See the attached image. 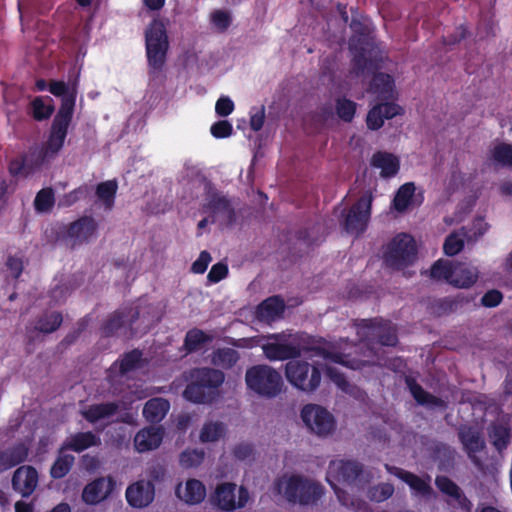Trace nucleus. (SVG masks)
<instances>
[{
  "instance_id": "f257e3e1",
  "label": "nucleus",
  "mask_w": 512,
  "mask_h": 512,
  "mask_svg": "<svg viewBox=\"0 0 512 512\" xmlns=\"http://www.w3.org/2000/svg\"><path fill=\"white\" fill-rule=\"evenodd\" d=\"M265 357L270 361H283L299 357L303 352L320 356L325 361L359 369L360 361L348 360L350 354L342 353L341 347L332 345L301 332L283 331L269 334L259 340Z\"/></svg>"
},
{
  "instance_id": "f03ea898",
  "label": "nucleus",
  "mask_w": 512,
  "mask_h": 512,
  "mask_svg": "<svg viewBox=\"0 0 512 512\" xmlns=\"http://www.w3.org/2000/svg\"><path fill=\"white\" fill-rule=\"evenodd\" d=\"M360 473L361 467L355 461L333 460L328 467L327 481L344 506L351 507L356 512H372L365 501L352 495L355 492V482Z\"/></svg>"
},
{
  "instance_id": "7ed1b4c3",
  "label": "nucleus",
  "mask_w": 512,
  "mask_h": 512,
  "mask_svg": "<svg viewBox=\"0 0 512 512\" xmlns=\"http://www.w3.org/2000/svg\"><path fill=\"white\" fill-rule=\"evenodd\" d=\"M224 374L212 368H199L191 372V383L183 392L184 397L195 403L214 399L216 390L224 382Z\"/></svg>"
},
{
  "instance_id": "20e7f679",
  "label": "nucleus",
  "mask_w": 512,
  "mask_h": 512,
  "mask_svg": "<svg viewBox=\"0 0 512 512\" xmlns=\"http://www.w3.org/2000/svg\"><path fill=\"white\" fill-rule=\"evenodd\" d=\"M275 486L288 501L303 505L315 503L323 493L318 483L300 475H284Z\"/></svg>"
},
{
  "instance_id": "39448f33",
  "label": "nucleus",
  "mask_w": 512,
  "mask_h": 512,
  "mask_svg": "<svg viewBox=\"0 0 512 512\" xmlns=\"http://www.w3.org/2000/svg\"><path fill=\"white\" fill-rule=\"evenodd\" d=\"M70 102L65 104L62 111H58L53 125L50 137L46 144L32 150V158L35 157V165L41 166L49 163L61 150L67 134V128L70 123L69 110Z\"/></svg>"
},
{
  "instance_id": "423d86ee",
  "label": "nucleus",
  "mask_w": 512,
  "mask_h": 512,
  "mask_svg": "<svg viewBox=\"0 0 512 512\" xmlns=\"http://www.w3.org/2000/svg\"><path fill=\"white\" fill-rule=\"evenodd\" d=\"M167 19L155 18L145 30V44L148 64L155 70H160L166 60L169 48L166 26Z\"/></svg>"
},
{
  "instance_id": "0eeeda50",
  "label": "nucleus",
  "mask_w": 512,
  "mask_h": 512,
  "mask_svg": "<svg viewBox=\"0 0 512 512\" xmlns=\"http://www.w3.org/2000/svg\"><path fill=\"white\" fill-rule=\"evenodd\" d=\"M478 268L467 263H452L447 260L437 261L431 268V277L445 280L458 288H469L478 279Z\"/></svg>"
},
{
  "instance_id": "6e6552de",
  "label": "nucleus",
  "mask_w": 512,
  "mask_h": 512,
  "mask_svg": "<svg viewBox=\"0 0 512 512\" xmlns=\"http://www.w3.org/2000/svg\"><path fill=\"white\" fill-rule=\"evenodd\" d=\"M247 387L256 394L273 398L281 392L282 377L278 371L268 365H255L245 374Z\"/></svg>"
},
{
  "instance_id": "1a4fd4ad",
  "label": "nucleus",
  "mask_w": 512,
  "mask_h": 512,
  "mask_svg": "<svg viewBox=\"0 0 512 512\" xmlns=\"http://www.w3.org/2000/svg\"><path fill=\"white\" fill-rule=\"evenodd\" d=\"M287 381L303 392L315 391L321 382V373L318 363H309L304 360H290L285 365Z\"/></svg>"
},
{
  "instance_id": "9d476101",
  "label": "nucleus",
  "mask_w": 512,
  "mask_h": 512,
  "mask_svg": "<svg viewBox=\"0 0 512 512\" xmlns=\"http://www.w3.org/2000/svg\"><path fill=\"white\" fill-rule=\"evenodd\" d=\"M305 427L318 437H328L336 430V419L325 407L307 404L300 412Z\"/></svg>"
},
{
  "instance_id": "9b49d317",
  "label": "nucleus",
  "mask_w": 512,
  "mask_h": 512,
  "mask_svg": "<svg viewBox=\"0 0 512 512\" xmlns=\"http://www.w3.org/2000/svg\"><path fill=\"white\" fill-rule=\"evenodd\" d=\"M416 258L414 239L408 234H399L389 243L385 262L394 269H402L410 265Z\"/></svg>"
},
{
  "instance_id": "f8f14e48",
  "label": "nucleus",
  "mask_w": 512,
  "mask_h": 512,
  "mask_svg": "<svg viewBox=\"0 0 512 512\" xmlns=\"http://www.w3.org/2000/svg\"><path fill=\"white\" fill-rule=\"evenodd\" d=\"M373 197L365 193L347 213L342 212V226L351 235L359 236L368 225Z\"/></svg>"
},
{
  "instance_id": "ddd939ff",
  "label": "nucleus",
  "mask_w": 512,
  "mask_h": 512,
  "mask_svg": "<svg viewBox=\"0 0 512 512\" xmlns=\"http://www.w3.org/2000/svg\"><path fill=\"white\" fill-rule=\"evenodd\" d=\"M249 498V492L245 487L237 488V485L231 482L218 484L211 496L212 502L224 511H234L245 507Z\"/></svg>"
},
{
  "instance_id": "4468645a",
  "label": "nucleus",
  "mask_w": 512,
  "mask_h": 512,
  "mask_svg": "<svg viewBox=\"0 0 512 512\" xmlns=\"http://www.w3.org/2000/svg\"><path fill=\"white\" fill-rule=\"evenodd\" d=\"M357 335L361 341H367L368 345L378 339L382 345L394 346L397 343V336L394 327L386 321H363L358 327Z\"/></svg>"
},
{
  "instance_id": "2eb2a0df",
  "label": "nucleus",
  "mask_w": 512,
  "mask_h": 512,
  "mask_svg": "<svg viewBox=\"0 0 512 512\" xmlns=\"http://www.w3.org/2000/svg\"><path fill=\"white\" fill-rule=\"evenodd\" d=\"M97 221L91 216H83L67 227L65 241L71 247L89 243L96 237Z\"/></svg>"
},
{
  "instance_id": "dca6fc26",
  "label": "nucleus",
  "mask_w": 512,
  "mask_h": 512,
  "mask_svg": "<svg viewBox=\"0 0 512 512\" xmlns=\"http://www.w3.org/2000/svg\"><path fill=\"white\" fill-rule=\"evenodd\" d=\"M437 488L446 496V502L462 512H471L472 503L462 489L446 476H438L435 480Z\"/></svg>"
},
{
  "instance_id": "f3484780",
  "label": "nucleus",
  "mask_w": 512,
  "mask_h": 512,
  "mask_svg": "<svg viewBox=\"0 0 512 512\" xmlns=\"http://www.w3.org/2000/svg\"><path fill=\"white\" fill-rule=\"evenodd\" d=\"M206 208L212 217V222L231 225L236 220L234 206L224 195L218 193L212 194Z\"/></svg>"
},
{
  "instance_id": "a211bd4d",
  "label": "nucleus",
  "mask_w": 512,
  "mask_h": 512,
  "mask_svg": "<svg viewBox=\"0 0 512 512\" xmlns=\"http://www.w3.org/2000/svg\"><path fill=\"white\" fill-rule=\"evenodd\" d=\"M125 494L130 506L144 508L154 500L155 487L151 481L139 480L129 485Z\"/></svg>"
},
{
  "instance_id": "6ab92c4d",
  "label": "nucleus",
  "mask_w": 512,
  "mask_h": 512,
  "mask_svg": "<svg viewBox=\"0 0 512 512\" xmlns=\"http://www.w3.org/2000/svg\"><path fill=\"white\" fill-rule=\"evenodd\" d=\"M388 473L395 475L405 483L409 485L411 490L415 492L416 495L431 498L434 496V491L430 485L431 478L427 476L426 479L420 478L417 475L405 471L401 468L385 465Z\"/></svg>"
},
{
  "instance_id": "aec40b11",
  "label": "nucleus",
  "mask_w": 512,
  "mask_h": 512,
  "mask_svg": "<svg viewBox=\"0 0 512 512\" xmlns=\"http://www.w3.org/2000/svg\"><path fill=\"white\" fill-rule=\"evenodd\" d=\"M115 482L112 477H100L87 484L82 492L85 503L95 505L105 500L113 491Z\"/></svg>"
},
{
  "instance_id": "412c9836",
  "label": "nucleus",
  "mask_w": 512,
  "mask_h": 512,
  "mask_svg": "<svg viewBox=\"0 0 512 512\" xmlns=\"http://www.w3.org/2000/svg\"><path fill=\"white\" fill-rule=\"evenodd\" d=\"M38 485V472L29 465L20 466L13 474L12 486L23 497L30 496Z\"/></svg>"
},
{
  "instance_id": "4be33fe9",
  "label": "nucleus",
  "mask_w": 512,
  "mask_h": 512,
  "mask_svg": "<svg viewBox=\"0 0 512 512\" xmlns=\"http://www.w3.org/2000/svg\"><path fill=\"white\" fill-rule=\"evenodd\" d=\"M176 496L186 504L195 505L205 499L206 488L200 480L188 479L177 485Z\"/></svg>"
},
{
  "instance_id": "5701e85b",
  "label": "nucleus",
  "mask_w": 512,
  "mask_h": 512,
  "mask_svg": "<svg viewBox=\"0 0 512 512\" xmlns=\"http://www.w3.org/2000/svg\"><path fill=\"white\" fill-rule=\"evenodd\" d=\"M164 431L160 427H148L140 430L134 437L136 451L143 453L154 450L160 446Z\"/></svg>"
},
{
  "instance_id": "b1692460",
  "label": "nucleus",
  "mask_w": 512,
  "mask_h": 512,
  "mask_svg": "<svg viewBox=\"0 0 512 512\" xmlns=\"http://www.w3.org/2000/svg\"><path fill=\"white\" fill-rule=\"evenodd\" d=\"M401 107L394 103H383L374 106L367 115V126L372 130L382 127L385 119H391L401 113Z\"/></svg>"
},
{
  "instance_id": "393cba45",
  "label": "nucleus",
  "mask_w": 512,
  "mask_h": 512,
  "mask_svg": "<svg viewBox=\"0 0 512 512\" xmlns=\"http://www.w3.org/2000/svg\"><path fill=\"white\" fill-rule=\"evenodd\" d=\"M370 165L374 169L380 171V176L383 178H391L395 176L400 168L399 159L388 152L379 151L373 154Z\"/></svg>"
},
{
  "instance_id": "a878e982",
  "label": "nucleus",
  "mask_w": 512,
  "mask_h": 512,
  "mask_svg": "<svg viewBox=\"0 0 512 512\" xmlns=\"http://www.w3.org/2000/svg\"><path fill=\"white\" fill-rule=\"evenodd\" d=\"M284 302L277 296L264 300L257 309V318L260 321L271 323L281 318L284 312Z\"/></svg>"
},
{
  "instance_id": "bb28decb",
  "label": "nucleus",
  "mask_w": 512,
  "mask_h": 512,
  "mask_svg": "<svg viewBox=\"0 0 512 512\" xmlns=\"http://www.w3.org/2000/svg\"><path fill=\"white\" fill-rule=\"evenodd\" d=\"M119 409L116 403H101L89 406L81 411L82 416L92 424L102 423L111 418Z\"/></svg>"
},
{
  "instance_id": "cd10ccee",
  "label": "nucleus",
  "mask_w": 512,
  "mask_h": 512,
  "mask_svg": "<svg viewBox=\"0 0 512 512\" xmlns=\"http://www.w3.org/2000/svg\"><path fill=\"white\" fill-rule=\"evenodd\" d=\"M76 85V80L71 84H66L62 81H53L50 83L49 87V90L53 95L62 97V104L59 111H62L65 104H68L70 102L71 107L69 110V119H71L74 110L77 95Z\"/></svg>"
},
{
  "instance_id": "c85d7f7f",
  "label": "nucleus",
  "mask_w": 512,
  "mask_h": 512,
  "mask_svg": "<svg viewBox=\"0 0 512 512\" xmlns=\"http://www.w3.org/2000/svg\"><path fill=\"white\" fill-rule=\"evenodd\" d=\"M100 444V437L95 435L94 433L79 432L68 437L62 449H70L75 452H81L90 447L98 446Z\"/></svg>"
},
{
  "instance_id": "c756f323",
  "label": "nucleus",
  "mask_w": 512,
  "mask_h": 512,
  "mask_svg": "<svg viewBox=\"0 0 512 512\" xmlns=\"http://www.w3.org/2000/svg\"><path fill=\"white\" fill-rule=\"evenodd\" d=\"M28 447L25 444H18L0 452V471L7 470L26 460Z\"/></svg>"
},
{
  "instance_id": "7c9ffc66",
  "label": "nucleus",
  "mask_w": 512,
  "mask_h": 512,
  "mask_svg": "<svg viewBox=\"0 0 512 512\" xmlns=\"http://www.w3.org/2000/svg\"><path fill=\"white\" fill-rule=\"evenodd\" d=\"M170 409L169 402L164 398H152L143 408V416L151 423L160 422Z\"/></svg>"
},
{
  "instance_id": "2f4dec72",
  "label": "nucleus",
  "mask_w": 512,
  "mask_h": 512,
  "mask_svg": "<svg viewBox=\"0 0 512 512\" xmlns=\"http://www.w3.org/2000/svg\"><path fill=\"white\" fill-rule=\"evenodd\" d=\"M472 241V236L466 230V228H461L453 233H451L444 242V252L449 256L456 255L459 253L463 247L465 242Z\"/></svg>"
},
{
  "instance_id": "473e14b6",
  "label": "nucleus",
  "mask_w": 512,
  "mask_h": 512,
  "mask_svg": "<svg viewBox=\"0 0 512 512\" xmlns=\"http://www.w3.org/2000/svg\"><path fill=\"white\" fill-rule=\"evenodd\" d=\"M393 80L390 75L384 73L375 74L370 90L380 99L386 100L393 97Z\"/></svg>"
},
{
  "instance_id": "72a5a7b5",
  "label": "nucleus",
  "mask_w": 512,
  "mask_h": 512,
  "mask_svg": "<svg viewBox=\"0 0 512 512\" xmlns=\"http://www.w3.org/2000/svg\"><path fill=\"white\" fill-rule=\"evenodd\" d=\"M492 444L498 451L506 449L511 438L510 429L501 422L494 423L489 431Z\"/></svg>"
},
{
  "instance_id": "f704fd0d",
  "label": "nucleus",
  "mask_w": 512,
  "mask_h": 512,
  "mask_svg": "<svg viewBox=\"0 0 512 512\" xmlns=\"http://www.w3.org/2000/svg\"><path fill=\"white\" fill-rule=\"evenodd\" d=\"M406 384L411 394L419 404L427 405L430 407H437L443 405V402L440 399L425 392L423 388L420 385H418L412 378H406Z\"/></svg>"
},
{
  "instance_id": "c9c22d12",
  "label": "nucleus",
  "mask_w": 512,
  "mask_h": 512,
  "mask_svg": "<svg viewBox=\"0 0 512 512\" xmlns=\"http://www.w3.org/2000/svg\"><path fill=\"white\" fill-rule=\"evenodd\" d=\"M459 436L469 455L484 448V440L477 431L471 428L461 429Z\"/></svg>"
},
{
  "instance_id": "e433bc0d",
  "label": "nucleus",
  "mask_w": 512,
  "mask_h": 512,
  "mask_svg": "<svg viewBox=\"0 0 512 512\" xmlns=\"http://www.w3.org/2000/svg\"><path fill=\"white\" fill-rule=\"evenodd\" d=\"M117 188L115 181H105L97 186L96 195L106 210L112 209Z\"/></svg>"
},
{
  "instance_id": "4c0bfd02",
  "label": "nucleus",
  "mask_w": 512,
  "mask_h": 512,
  "mask_svg": "<svg viewBox=\"0 0 512 512\" xmlns=\"http://www.w3.org/2000/svg\"><path fill=\"white\" fill-rule=\"evenodd\" d=\"M225 434V426L219 421H208L206 422L199 435V439L202 443L216 442Z\"/></svg>"
},
{
  "instance_id": "58836bf2",
  "label": "nucleus",
  "mask_w": 512,
  "mask_h": 512,
  "mask_svg": "<svg viewBox=\"0 0 512 512\" xmlns=\"http://www.w3.org/2000/svg\"><path fill=\"white\" fill-rule=\"evenodd\" d=\"M239 359L238 352L230 347L219 348L212 355V363L216 366L229 368L233 366Z\"/></svg>"
},
{
  "instance_id": "ea45409f",
  "label": "nucleus",
  "mask_w": 512,
  "mask_h": 512,
  "mask_svg": "<svg viewBox=\"0 0 512 512\" xmlns=\"http://www.w3.org/2000/svg\"><path fill=\"white\" fill-rule=\"evenodd\" d=\"M414 192H415V186L413 183L408 182V183H405L404 185H402L398 189V191L394 197V200H393L394 209L397 210L398 212L405 211L411 202V198L414 195Z\"/></svg>"
},
{
  "instance_id": "a19ab883",
  "label": "nucleus",
  "mask_w": 512,
  "mask_h": 512,
  "mask_svg": "<svg viewBox=\"0 0 512 512\" xmlns=\"http://www.w3.org/2000/svg\"><path fill=\"white\" fill-rule=\"evenodd\" d=\"M491 159L497 164L512 169V144L499 143L491 151Z\"/></svg>"
},
{
  "instance_id": "79ce46f5",
  "label": "nucleus",
  "mask_w": 512,
  "mask_h": 512,
  "mask_svg": "<svg viewBox=\"0 0 512 512\" xmlns=\"http://www.w3.org/2000/svg\"><path fill=\"white\" fill-rule=\"evenodd\" d=\"M61 322V314L57 312L46 313L38 319L35 325V330H38L42 333H52L58 329Z\"/></svg>"
},
{
  "instance_id": "37998d69",
  "label": "nucleus",
  "mask_w": 512,
  "mask_h": 512,
  "mask_svg": "<svg viewBox=\"0 0 512 512\" xmlns=\"http://www.w3.org/2000/svg\"><path fill=\"white\" fill-rule=\"evenodd\" d=\"M74 460L73 455L60 453L51 467V476L55 479L64 477L70 471Z\"/></svg>"
},
{
  "instance_id": "c03bdc74",
  "label": "nucleus",
  "mask_w": 512,
  "mask_h": 512,
  "mask_svg": "<svg viewBox=\"0 0 512 512\" xmlns=\"http://www.w3.org/2000/svg\"><path fill=\"white\" fill-rule=\"evenodd\" d=\"M209 341V337L201 330L193 329L189 331L185 338V346L188 351H197Z\"/></svg>"
},
{
  "instance_id": "a18cd8bd",
  "label": "nucleus",
  "mask_w": 512,
  "mask_h": 512,
  "mask_svg": "<svg viewBox=\"0 0 512 512\" xmlns=\"http://www.w3.org/2000/svg\"><path fill=\"white\" fill-rule=\"evenodd\" d=\"M35 157L32 158V151L23 160H14L10 164V172L13 175H28L33 168H36Z\"/></svg>"
},
{
  "instance_id": "49530a36",
  "label": "nucleus",
  "mask_w": 512,
  "mask_h": 512,
  "mask_svg": "<svg viewBox=\"0 0 512 512\" xmlns=\"http://www.w3.org/2000/svg\"><path fill=\"white\" fill-rule=\"evenodd\" d=\"M205 453L198 449H187L180 455V464L184 468H192L200 465L204 459Z\"/></svg>"
},
{
  "instance_id": "de8ad7c7",
  "label": "nucleus",
  "mask_w": 512,
  "mask_h": 512,
  "mask_svg": "<svg viewBox=\"0 0 512 512\" xmlns=\"http://www.w3.org/2000/svg\"><path fill=\"white\" fill-rule=\"evenodd\" d=\"M394 493L393 485L389 483H381L379 485L373 486L368 490V497L370 500L375 502H383L390 498Z\"/></svg>"
},
{
  "instance_id": "09e8293b",
  "label": "nucleus",
  "mask_w": 512,
  "mask_h": 512,
  "mask_svg": "<svg viewBox=\"0 0 512 512\" xmlns=\"http://www.w3.org/2000/svg\"><path fill=\"white\" fill-rule=\"evenodd\" d=\"M47 103L42 98H36L32 102V109H33V116L37 120H43L52 114L54 108L51 104L52 99L47 97L46 99Z\"/></svg>"
},
{
  "instance_id": "8fccbe9b",
  "label": "nucleus",
  "mask_w": 512,
  "mask_h": 512,
  "mask_svg": "<svg viewBox=\"0 0 512 512\" xmlns=\"http://www.w3.org/2000/svg\"><path fill=\"white\" fill-rule=\"evenodd\" d=\"M356 104L347 98H338L336 101V112L339 118L350 122L355 114Z\"/></svg>"
},
{
  "instance_id": "3c124183",
  "label": "nucleus",
  "mask_w": 512,
  "mask_h": 512,
  "mask_svg": "<svg viewBox=\"0 0 512 512\" xmlns=\"http://www.w3.org/2000/svg\"><path fill=\"white\" fill-rule=\"evenodd\" d=\"M35 208L39 212H48L53 207L54 196L51 189H42L38 192L35 201Z\"/></svg>"
},
{
  "instance_id": "603ef678",
  "label": "nucleus",
  "mask_w": 512,
  "mask_h": 512,
  "mask_svg": "<svg viewBox=\"0 0 512 512\" xmlns=\"http://www.w3.org/2000/svg\"><path fill=\"white\" fill-rule=\"evenodd\" d=\"M211 23L218 31L226 30L231 24L230 13L226 10H215L210 15Z\"/></svg>"
},
{
  "instance_id": "864d4df0",
  "label": "nucleus",
  "mask_w": 512,
  "mask_h": 512,
  "mask_svg": "<svg viewBox=\"0 0 512 512\" xmlns=\"http://www.w3.org/2000/svg\"><path fill=\"white\" fill-rule=\"evenodd\" d=\"M141 360V352L134 350L124 356L121 360L119 369L121 374H126L138 367Z\"/></svg>"
},
{
  "instance_id": "5fc2aeb1",
  "label": "nucleus",
  "mask_w": 512,
  "mask_h": 512,
  "mask_svg": "<svg viewBox=\"0 0 512 512\" xmlns=\"http://www.w3.org/2000/svg\"><path fill=\"white\" fill-rule=\"evenodd\" d=\"M6 277L13 280L17 279L23 270V261L19 257L9 256L6 261Z\"/></svg>"
},
{
  "instance_id": "6e6d98bb",
  "label": "nucleus",
  "mask_w": 512,
  "mask_h": 512,
  "mask_svg": "<svg viewBox=\"0 0 512 512\" xmlns=\"http://www.w3.org/2000/svg\"><path fill=\"white\" fill-rule=\"evenodd\" d=\"M232 130V125L226 120L218 121L210 128V132L215 138L229 137L232 134Z\"/></svg>"
},
{
  "instance_id": "4d7b16f0",
  "label": "nucleus",
  "mask_w": 512,
  "mask_h": 512,
  "mask_svg": "<svg viewBox=\"0 0 512 512\" xmlns=\"http://www.w3.org/2000/svg\"><path fill=\"white\" fill-rule=\"evenodd\" d=\"M233 110L234 103L229 97L222 96L217 100L215 111L219 116H228Z\"/></svg>"
},
{
  "instance_id": "13d9d810",
  "label": "nucleus",
  "mask_w": 512,
  "mask_h": 512,
  "mask_svg": "<svg viewBox=\"0 0 512 512\" xmlns=\"http://www.w3.org/2000/svg\"><path fill=\"white\" fill-rule=\"evenodd\" d=\"M233 454L238 460H250L254 455V449L251 444L240 443L234 447Z\"/></svg>"
},
{
  "instance_id": "bf43d9fd",
  "label": "nucleus",
  "mask_w": 512,
  "mask_h": 512,
  "mask_svg": "<svg viewBox=\"0 0 512 512\" xmlns=\"http://www.w3.org/2000/svg\"><path fill=\"white\" fill-rule=\"evenodd\" d=\"M228 273V268L223 263H217L212 266L211 270L209 271L207 278L211 282H219L220 280L224 279Z\"/></svg>"
},
{
  "instance_id": "052dcab7",
  "label": "nucleus",
  "mask_w": 512,
  "mask_h": 512,
  "mask_svg": "<svg viewBox=\"0 0 512 512\" xmlns=\"http://www.w3.org/2000/svg\"><path fill=\"white\" fill-rule=\"evenodd\" d=\"M212 258L206 251H202L198 259L192 264V271L197 274H202L206 271Z\"/></svg>"
},
{
  "instance_id": "680f3d73",
  "label": "nucleus",
  "mask_w": 512,
  "mask_h": 512,
  "mask_svg": "<svg viewBox=\"0 0 512 512\" xmlns=\"http://www.w3.org/2000/svg\"><path fill=\"white\" fill-rule=\"evenodd\" d=\"M327 375L330 377V379L342 390H346L348 387V382L346 381L345 377L342 373L338 371V369L328 365L326 367Z\"/></svg>"
},
{
  "instance_id": "e2e57ef3",
  "label": "nucleus",
  "mask_w": 512,
  "mask_h": 512,
  "mask_svg": "<svg viewBox=\"0 0 512 512\" xmlns=\"http://www.w3.org/2000/svg\"><path fill=\"white\" fill-rule=\"evenodd\" d=\"M371 70V63L363 55L354 57L353 72L357 76L364 75L366 71L369 73Z\"/></svg>"
},
{
  "instance_id": "0e129e2a",
  "label": "nucleus",
  "mask_w": 512,
  "mask_h": 512,
  "mask_svg": "<svg viewBox=\"0 0 512 512\" xmlns=\"http://www.w3.org/2000/svg\"><path fill=\"white\" fill-rule=\"evenodd\" d=\"M502 300V294L497 290H491L488 291L483 297H482V304L486 307H495L497 306Z\"/></svg>"
},
{
  "instance_id": "69168bd1",
  "label": "nucleus",
  "mask_w": 512,
  "mask_h": 512,
  "mask_svg": "<svg viewBox=\"0 0 512 512\" xmlns=\"http://www.w3.org/2000/svg\"><path fill=\"white\" fill-rule=\"evenodd\" d=\"M265 109L262 106L251 115L250 126L254 131H259L264 125Z\"/></svg>"
},
{
  "instance_id": "338daca9",
  "label": "nucleus",
  "mask_w": 512,
  "mask_h": 512,
  "mask_svg": "<svg viewBox=\"0 0 512 512\" xmlns=\"http://www.w3.org/2000/svg\"><path fill=\"white\" fill-rule=\"evenodd\" d=\"M123 323L124 321L122 319V316L114 315L107 321L106 325L104 326V333L106 335L113 334L122 326Z\"/></svg>"
},
{
  "instance_id": "774afa93",
  "label": "nucleus",
  "mask_w": 512,
  "mask_h": 512,
  "mask_svg": "<svg viewBox=\"0 0 512 512\" xmlns=\"http://www.w3.org/2000/svg\"><path fill=\"white\" fill-rule=\"evenodd\" d=\"M473 234H470L472 236V241L477 239L478 237H481L487 230H488V224L483 221V219H476L472 226Z\"/></svg>"
}]
</instances>
